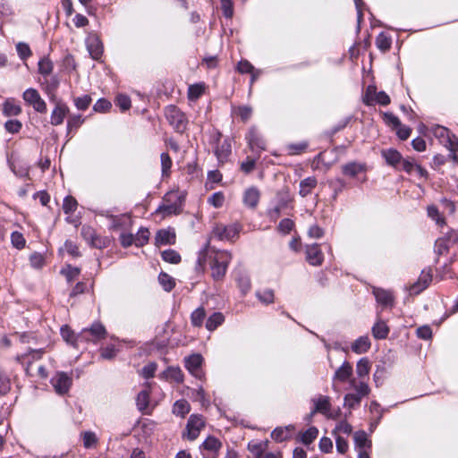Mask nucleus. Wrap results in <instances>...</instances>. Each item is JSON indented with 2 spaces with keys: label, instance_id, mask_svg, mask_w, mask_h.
Returning a JSON list of instances; mask_svg holds the SVG:
<instances>
[{
  "label": "nucleus",
  "instance_id": "nucleus-23",
  "mask_svg": "<svg viewBox=\"0 0 458 458\" xmlns=\"http://www.w3.org/2000/svg\"><path fill=\"white\" fill-rule=\"evenodd\" d=\"M270 442L265 441H251L248 445V449L250 453L251 458H262L266 451L268 450Z\"/></svg>",
  "mask_w": 458,
  "mask_h": 458
},
{
  "label": "nucleus",
  "instance_id": "nucleus-50",
  "mask_svg": "<svg viewBox=\"0 0 458 458\" xmlns=\"http://www.w3.org/2000/svg\"><path fill=\"white\" fill-rule=\"evenodd\" d=\"M161 256L165 261L171 264H178L181 261L180 254L174 250H164Z\"/></svg>",
  "mask_w": 458,
  "mask_h": 458
},
{
  "label": "nucleus",
  "instance_id": "nucleus-6",
  "mask_svg": "<svg viewBox=\"0 0 458 458\" xmlns=\"http://www.w3.org/2000/svg\"><path fill=\"white\" fill-rule=\"evenodd\" d=\"M50 384L57 394L64 395L72 386V378L66 372L57 371L51 377Z\"/></svg>",
  "mask_w": 458,
  "mask_h": 458
},
{
  "label": "nucleus",
  "instance_id": "nucleus-47",
  "mask_svg": "<svg viewBox=\"0 0 458 458\" xmlns=\"http://www.w3.org/2000/svg\"><path fill=\"white\" fill-rule=\"evenodd\" d=\"M318 435V428L315 427H310L301 434V441L305 445H310L317 438Z\"/></svg>",
  "mask_w": 458,
  "mask_h": 458
},
{
  "label": "nucleus",
  "instance_id": "nucleus-25",
  "mask_svg": "<svg viewBox=\"0 0 458 458\" xmlns=\"http://www.w3.org/2000/svg\"><path fill=\"white\" fill-rule=\"evenodd\" d=\"M342 172L348 177L355 178L360 174L366 172V165L358 162L347 163L342 166Z\"/></svg>",
  "mask_w": 458,
  "mask_h": 458
},
{
  "label": "nucleus",
  "instance_id": "nucleus-35",
  "mask_svg": "<svg viewBox=\"0 0 458 458\" xmlns=\"http://www.w3.org/2000/svg\"><path fill=\"white\" fill-rule=\"evenodd\" d=\"M389 328L386 322L378 319L372 327V335L376 339H385L388 335Z\"/></svg>",
  "mask_w": 458,
  "mask_h": 458
},
{
  "label": "nucleus",
  "instance_id": "nucleus-11",
  "mask_svg": "<svg viewBox=\"0 0 458 458\" xmlns=\"http://www.w3.org/2000/svg\"><path fill=\"white\" fill-rule=\"evenodd\" d=\"M245 139L250 150L257 153L258 157L260 152L266 149V142L256 127L252 126L249 129Z\"/></svg>",
  "mask_w": 458,
  "mask_h": 458
},
{
  "label": "nucleus",
  "instance_id": "nucleus-8",
  "mask_svg": "<svg viewBox=\"0 0 458 458\" xmlns=\"http://www.w3.org/2000/svg\"><path fill=\"white\" fill-rule=\"evenodd\" d=\"M22 98L25 103L32 106L36 112L41 114L47 113V103L36 89H27L22 94Z\"/></svg>",
  "mask_w": 458,
  "mask_h": 458
},
{
  "label": "nucleus",
  "instance_id": "nucleus-59",
  "mask_svg": "<svg viewBox=\"0 0 458 458\" xmlns=\"http://www.w3.org/2000/svg\"><path fill=\"white\" fill-rule=\"evenodd\" d=\"M224 194L220 191L213 193L208 199V202L216 208H221L224 204Z\"/></svg>",
  "mask_w": 458,
  "mask_h": 458
},
{
  "label": "nucleus",
  "instance_id": "nucleus-28",
  "mask_svg": "<svg viewBox=\"0 0 458 458\" xmlns=\"http://www.w3.org/2000/svg\"><path fill=\"white\" fill-rule=\"evenodd\" d=\"M318 181L314 176L307 177L300 182L299 194L305 198L317 187Z\"/></svg>",
  "mask_w": 458,
  "mask_h": 458
},
{
  "label": "nucleus",
  "instance_id": "nucleus-42",
  "mask_svg": "<svg viewBox=\"0 0 458 458\" xmlns=\"http://www.w3.org/2000/svg\"><path fill=\"white\" fill-rule=\"evenodd\" d=\"M61 335L65 342L74 346H77L79 342L83 341L82 339H78V335H75L68 326H63L61 327Z\"/></svg>",
  "mask_w": 458,
  "mask_h": 458
},
{
  "label": "nucleus",
  "instance_id": "nucleus-58",
  "mask_svg": "<svg viewBox=\"0 0 458 458\" xmlns=\"http://www.w3.org/2000/svg\"><path fill=\"white\" fill-rule=\"evenodd\" d=\"M162 175L166 176L169 174L170 168L172 166V160L167 153H162L160 156Z\"/></svg>",
  "mask_w": 458,
  "mask_h": 458
},
{
  "label": "nucleus",
  "instance_id": "nucleus-32",
  "mask_svg": "<svg viewBox=\"0 0 458 458\" xmlns=\"http://www.w3.org/2000/svg\"><path fill=\"white\" fill-rule=\"evenodd\" d=\"M354 442L357 451L361 449L369 451L371 448V442L364 431H358L354 434Z\"/></svg>",
  "mask_w": 458,
  "mask_h": 458
},
{
  "label": "nucleus",
  "instance_id": "nucleus-4",
  "mask_svg": "<svg viewBox=\"0 0 458 458\" xmlns=\"http://www.w3.org/2000/svg\"><path fill=\"white\" fill-rule=\"evenodd\" d=\"M183 199L184 196L178 191H171L165 195L164 203L156 212L163 213L165 216L178 215L182 211Z\"/></svg>",
  "mask_w": 458,
  "mask_h": 458
},
{
  "label": "nucleus",
  "instance_id": "nucleus-37",
  "mask_svg": "<svg viewBox=\"0 0 458 458\" xmlns=\"http://www.w3.org/2000/svg\"><path fill=\"white\" fill-rule=\"evenodd\" d=\"M257 299L264 305H269L275 301V293L272 289L258 290L255 293Z\"/></svg>",
  "mask_w": 458,
  "mask_h": 458
},
{
  "label": "nucleus",
  "instance_id": "nucleus-36",
  "mask_svg": "<svg viewBox=\"0 0 458 458\" xmlns=\"http://www.w3.org/2000/svg\"><path fill=\"white\" fill-rule=\"evenodd\" d=\"M370 370V362L367 358H361L356 364V374L360 380L365 381Z\"/></svg>",
  "mask_w": 458,
  "mask_h": 458
},
{
  "label": "nucleus",
  "instance_id": "nucleus-63",
  "mask_svg": "<svg viewBox=\"0 0 458 458\" xmlns=\"http://www.w3.org/2000/svg\"><path fill=\"white\" fill-rule=\"evenodd\" d=\"M83 445L86 448H90L98 442V437L95 433L86 431L82 434Z\"/></svg>",
  "mask_w": 458,
  "mask_h": 458
},
{
  "label": "nucleus",
  "instance_id": "nucleus-27",
  "mask_svg": "<svg viewBox=\"0 0 458 458\" xmlns=\"http://www.w3.org/2000/svg\"><path fill=\"white\" fill-rule=\"evenodd\" d=\"M162 378L175 382L177 384L182 383L183 373L179 367H168L160 376Z\"/></svg>",
  "mask_w": 458,
  "mask_h": 458
},
{
  "label": "nucleus",
  "instance_id": "nucleus-1",
  "mask_svg": "<svg viewBox=\"0 0 458 458\" xmlns=\"http://www.w3.org/2000/svg\"><path fill=\"white\" fill-rule=\"evenodd\" d=\"M209 260L211 276L215 281H220L226 274L228 265L232 260V255L227 250H216L208 243L199 252L197 266L203 268L206 262Z\"/></svg>",
  "mask_w": 458,
  "mask_h": 458
},
{
  "label": "nucleus",
  "instance_id": "nucleus-24",
  "mask_svg": "<svg viewBox=\"0 0 458 458\" xmlns=\"http://www.w3.org/2000/svg\"><path fill=\"white\" fill-rule=\"evenodd\" d=\"M313 412L322 413L328 418L332 417V414L330 413L331 403L328 396L320 395L319 397L313 399Z\"/></svg>",
  "mask_w": 458,
  "mask_h": 458
},
{
  "label": "nucleus",
  "instance_id": "nucleus-9",
  "mask_svg": "<svg viewBox=\"0 0 458 458\" xmlns=\"http://www.w3.org/2000/svg\"><path fill=\"white\" fill-rule=\"evenodd\" d=\"M363 102L367 106L378 104L381 106H387L390 104V98L385 91H377L375 85H369L366 89Z\"/></svg>",
  "mask_w": 458,
  "mask_h": 458
},
{
  "label": "nucleus",
  "instance_id": "nucleus-48",
  "mask_svg": "<svg viewBox=\"0 0 458 458\" xmlns=\"http://www.w3.org/2000/svg\"><path fill=\"white\" fill-rule=\"evenodd\" d=\"M202 446L208 451L216 453L221 447V442L215 437H208L203 442Z\"/></svg>",
  "mask_w": 458,
  "mask_h": 458
},
{
  "label": "nucleus",
  "instance_id": "nucleus-10",
  "mask_svg": "<svg viewBox=\"0 0 458 458\" xmlns=\"http://www.w3.org/2000/svg\"><path fill=\"white\" fill-rule=\"evenodd\" d=\"M432 281L431 268L423 269L416 282L406 287L410 295H418L428 287Z\"/></svg>",
  "mask_w": 458,
  "mask_h": 458
},
{
  "label": "nucleus",
  "instance_id": "nucleus-41",
  "mask_svg": "<svg viewBox=\"0 0 458 458\" xmlns=\"http://www.w3.org/2000/svg\"><path fill=\"white\" fill-rule=\"evenodd\" d=\"M206 318L205 309L200 306L197 308L194 311H192L191 315V322L193 327H200L203 325V322Z\"/></svg>",
  "mask_w": 458,
  "mask_h": 458
},
{
  "label": "nucleus",
  "instance_id": "nucleus-38",
  "mask_svg": "<svg viewBox=\"0 0 458 458\" xmlns=\"http://www.w3.org/2000/svg\"><path fill=\"white\" fill-rule=\"evenodd\" d=\"M190 411L191 405L184 399L176 401L173 406V413L182 418L185 417V415L188 414Z\"/></svg>",
  "mask_w": 458,
  "mask_h": 458
},
{
  "label": "nucleus",
  "instance_id": "nucleus-12",
  "mask_svg": "<svg viewBox=\"0 0 458 458\" xmlns=\"http://www.w3.org/2000/svg\"><path fill=\"white\" fill-rule=\"evenodd\" d=\"M204 426L205 421L201 415L191 414L188 420L186 433L184 435L189 440H195L199 437Z\"/></svg>",
  "mask_w": 458,
  "mask_h": 458
},
{
  "label": "nucleus",
  "instance_id": "nucleus-54",
  "mask_svg": "<svg viewBox=\"0 0 458 458\" xmlns=\"http://www.w3.org/2000/svg\"><path fill=\"white\" fill-rule=\"evenodd\" d=\"M289 436H290V430L288 428H276L271 433L272 438H274L275 440H276L278 442H282V441L287 439L289 437Z\"/></svg>",
  "mask_w": 458,
  "mask_h": 458
},
{
  "label": "nucleus",
  "instance_id": "nucleus-19",
  "mask_svg": "<svg viewBox=\"0 0 458 458\" xmlns=\"http://www.w3.org/2000/svg\"><path fill=\"white\" fill-rule=\"evenodd\" d=\"M86 44L90 56L95 60L99 59L103 54V44L99 38L91 35L87 38Z\"/></svg>",
  "mask_w": 458,
  "mask_h": 458
},
{
  "label": "nucleus",
  "instance_id": "nucleus-34",
  "mask_svg": "<svg viewBox=\"0 0 458 458\" xmlns=\"http://www.w3.org/2000/svg\"><path fill=\"white\" fill-rule=\"evenodd\" d=\"M149 394H150L149 390L144 389L138 394L137 399H136V404H137L138 409L146 414L149 413V411H148Z\"/></svg>",
  "mask_w": 458,
  "mask_h": 458
},
{
  "label": "nucleus",
  "instance_id": "nucleus-21",
  "mask_svg": "<svg viewBox=\"0 0 458 458\" xmlns=\"http://www.w3.org/2000/svg\"><path fill=\"white\" fill-rule=\"evenodd\" d=\"M175 232L172 228L161 229L157 232L155 236V243L157 246L174 244L175 242Z\"/></svg>",
  "mask_w": 458,
  "mask_h": 458
},
{
  "label": "nucleus",
  "instance_id": "nucleus-46",
  "mask_svg": "<svg viewBox=\"0 0 458 458\" xmlns=\"http://www.w3.org/2000/svg\"><path fill=\"white\" fill-rule=\"evenodd\" d=\"M158 281L166 292H170L175 285L174 279L166 273H160L158 276Z\"/></svg>",
  "mask_w": 458,
  "mask_h": 458
},
{
  "label": "nucleus",
  "instance_id": "nucleus-53",
  "mask_svg": "<svg viewBox=\"0 0 458 458\" xmlns=\"http://www.w3.org/2000/svg\"><path fill=\"white\" fill-rule=\"evenodd\" d=\"M417 163L414 158L412 157H407L403 158L401 162V169L406 172L409 174H411L413 171H415V168L417 166Z\"/></svg>",
  "mask_w": 458,
  "mask_h": 458
},
{
  "label": "nucleus",
  "instance_id": "nucleus-2",
  "mask_svg": "<svg viewBox=\"0 0 458 458\" xmlns=\"http://www.w3.org/2000/svg\"><path fill=\"white\" fill-rule=\"evenodd\" d=\"M429 131L437 138L440 144L449 151V157L455 161L457 159L456 151H458V139L450 132L448 129L440 125L430 127Z\"/></svg>",
  "mask_w": 458,
  "mask_h": 458
},
{
  "label": "nucleus",
  "instance_id": "nucleus-52",
  "mask_svg": "<svg viewBox=\"0 0 458 458\" xmlns=\"http://www.w3.org/2000/svg\"><path fill=\"white\" fill-rule=\"evenodd\" d=\"M233 114L240 116L243 122H246L252 114V108L248 106H238L233 109Z\"/></svg>",
  "mask_w": 458,
  "mask_h": 458
},
{
  "label": "nucleus",
  "instance_id": "nucleus-39",
  "mask_svg": "<svg viewBox=\"0 0 458 458\" xmlns=\"http://www.w3.org/2000/svg\"><path fill=\"white\" fill-rule=\"evenodd\" d=\"M453 247V243L450 242L448 234L444 237L438 238L435 243V251L437 255H443Z\"/></svg>",
  "mask_w": 458,
  "mask_h": 458
},
{
  "label": "nucleus",
  "instance_id": "nucleus-49",
  "mask_svg": "<svg viewBox=\"0 0 458 458\" xmlns=\"http://www.w3.org/2000/svg\"><path fill=\"white\" fill-rule=\"evenodd\" d=\"M78 207L77 200L72 196H66L63 202V210L65 214H72Z\"/></svg>",
  "mask_w": 458,
  "mask_h": 458
},
{
  "label": "nucleus",
  "instance_id": "nucleus-44",
  "mask_svg": "<svg viewBox=\"0 0 458 458\" xmlns=\"http://www.w3.org/2000/svg\"><path fill=\"white\" fill-rule=\"evenodd\" d=\"M150 233L148 228L140 227L137 233L134 235L135 238V246L141 247L144 246L149 239Z\"/></svg>",
  "mask_w": 458,
  "mask_h": 458
},
{
  "label": "nucleus",
  "instance_id": "nucleus-13",
  "mask_svg": "<svg viewBox=\"0 0 458 458\" xmlns=\"http://www.w3.org/2000/svg\"><path fill=\"white\" fill-rule=\"evenodd\" d=\"M106 329L104 326L100 323H94L89 328L83 329L79 335L78 339H82L83 341H92L97 342L106 335Z\"/></svg>",
  "mask_w": 458,
  "mask_h": 458
},
{
  "label": "nucleus",
  "instance_id": "nucleus-57",
  "mask_svg": "<svg viewBox=\"0 0 458 458\" xmlns=\"http://www.w3.org/2000/svg\"><path fill=\"white\" fill-rule=\"evenodd\" d=\"M221 10L225 18L231 19L233 16V3L232 0H220Z\"/></svg>",
  "mask_w": 458,
  "mask_h": 458
},
{
  "label": "nucleus",
  "instance_id": "nucleus-45",
  "mask_svg": "<svg viewBox=\"0 0 458 458\" xmlns=\"http://www.w3.org/2000/svg\"><path fill=\"white\" fill-rule=\"evenodd\" d=\"M205 86L203 83H196L189 86L188 98L190 100L198 99L204 93Z\"/></svg>",
  "mask_w": 458,
  "mask_h": 458
},
{
  "label": "nucleus",
  "instance_id": "nucleus-40",
  "mask_svg": "<svg viewBox=\"0 0 458 458\" xmlns=\"http://www.w3.org/2000/svg\"><path fill=\"white\" fill-rule=\"evenodd\" d=\"M21 112V106L13 99H7L3 105V113L7 116H15Z\"/></svg>",
  "mask_w": 458,
  "mask_h": 458
},
{
  "label": "nucleus",
  "instance_id": "nucleus-51",
  "mask_svg": "<svg viewBox=\"0 0 458 458\" xmlns=\"http://www.w3.org/2000/svg\"><path fill=\"white\" fill-rule=\"evenodd\" d=\"M61 273L66 277V280L71 283L79 276L81 270L78 267L68 265L61 270Z\"/></svg>",
  "mask_w": 458,
  "mask_h": 458
},
{
  "label": "nucleus",
  "instance_id": "nucleus-29",
  "mask_svg": "<svg viewBox=\"0 0 458 458\" xmlns=\"http://www.w3.org/2000/svg\"><path fill=\"white\" fill-rule=\"evenodd\" d=\"M371 343L367 335L357 338L352 344V351L357 354L367 352L370 348Z\"/></svg>",
  "mask_w": 458,
  "mask_h": 458
},
{
  "label": "nucleus",
  "instance_id": "nucleus-64",
  "mask_svg": "<svg viewBox=\"0 0 458 458\" xmlns=\"http://www.w3.org/2000/svg\"><path fill=\"white\" fill-rule=\"evenodd\" d=\"M16 50L21 59L25 60L31 55L30 48L28 44L20 42L16 45Z\"/></svg>",
  "mask_w": 458,
  "mask_h": 458
},
{
  "label": "nucleus",
  "instance_id": "nucleus-3",
  "mask_svg": "<svg viewBox=\"0 0 458 458\" xmlns=\"http://www.w3.org/2000/svg\"><path fill=\"white\" fill-rule=\"evenodd\" d=\"M351 390L352 393H348L344 396V406L352 409L359 405L361 399L370 393V388L366 381L352 379L350 382Z\"/></svg>",
  "mask_w": 458,
  "mask_h": 458
},
{
  "label": "nucleus",
  "instance_id": "nucleus-26",
  "mask_svg": "<svg viewBox=\"0 0 458 458\" xmlns=\"http://www.w3.org/2000/svg\"><path fill=\"white\" fill-rule=\"evenodd\" d=\"M381 155L385 158L386 164L394 168H398V165H401L403 160L401 153L394 148L383 149Z\"/></svg>",
  "mask_w": 458,
  "mask_h": 458
},
{
  "label": "nucleus",
  "instance_id": "nucleus-20",
  "mask_svg": "<svg viewBox=\"0 0 458 458\" xmlns=\"http://www.w3.org/2000/svg\"><path fill=\"white\" fill-rule=\"evenodd\" d=\"M260 199V191L257 187L251 186L245 190L242 197L243 204L250 208H255Z\"/></svg>",
  "mask_w": 458,
  "mask_h": 458
},
{
  "label": "nucleus",
  "instance_id": "nucleus-60",
  "mask_svg": "<svg viewBox=\"0 0 458 458\" xmlns=\"http://www.w3.org/2000/svg\"><path fill=\"white\" fill-rule=\"evenodd\" d=\"M11 242L13 247L18 250L24 248L26 241L23 235L19 232H13L11 235Z\"/></svg>",
  "mask_w": 458,
  "mask_h": 458
},
{
  "label": "nucleus",
  "instance_id": "nucleus-17",
  "mask_svg": "<svg viewBox=\"0 0 458 458\" xmlns=\"http://www.w3.org/2000/svg\"><path fill=\"white\" fill-rule=\"evenodd\" d=\"M373 294L377 302L383 308H391L394 305V295L391 291L378 287H373Z\"/></svg>",
  "mask_w": 458,
  "mask_h": 458
},
{
  "label": "nucleus",
  "instance_id": "nucleus-31",
  "mask_svg": "<svg viewBox=\"0 0 458 458\" xmlns=\"http://www.w3.org/2000/svg\"><path fill=\"white\" fill-rule=\"evenodd\" d=\"M236 284L242 295H246L251 289V282L250 276L242 272L236 276Z\"/></svg>",
  "mask_w": 458,
  "mask_h": 458
},
{
  "label": "nucleus",
  "instance_id": "nucleus-43",
  "mask_svg": "<svg viewBox=\"0 0 458 458\" xmlns=\"http://www.w3.org/2000/svg\"><path fill=\"white\" fill-rule=\"evenodd\" d=\"M392 44L391 38L387 36L386 33L381 32L376 38V45L378 49L381 51H387L390 49Z\"/></svg>",
  "mask_w": 458,
  "mask_h": 458
},
{
  "label": "nucleus",
  "instance_id": "nucleus-18",
  "mask_svg": "<svg viewBox=\"0 0 458 458\" xmlns=\"http://www.w3.org/2000/svg\"><path fill=\"white\" fill-rule=\"evenodd\" d=\"M106 219L108 220V226L110 230H119L126 227L131 224V216L127 214L121 215H106Z\"/></svg>",
  "mask_w": 458,
  "mask_h": 458
},
{
  "label": "nucleus",
  "instance_id": "nucleus-55",
  "mask_svg": "<svg viewBox=\"0 0 458 458\" xmlns=\"http://www.w3.org/2000/svg\"><path fill=\"white\" fill-rule=\"evenodd\" d=\"M84 123V118L81 114H72L70 115L67 121V130L68 131L72 129L79 128Z\"/></svg>",
  "mask_w": 458,
  "mask_h": 458
},
{
  "label": "nucleus",
  "instance_id": "nucleus-7",
  "mask_svg": "<svg viewBox=\"0 0 458 458\" xmlns=\"http://www.w3.org/2000/svg\"><path fill=\"white\" fill-rule=\"evenodd\" d=\"M241 230V225L239 224H232V225H216L212 230L213 237L220 240V241H233L237 238Z\"/></svg>",
  "mask_w": 458,
  "mask_h": 458
},
{
  "label": "nucleus",
  "instance_id": "nucleus-15",
  "mask_svg": "<svg viewBox=\"0 0 458 458\" xmlns=\"http://www.w3.org/2000/svg\"><path fill=\"white\" fill-rule=\"evenodd\" d=\"M353 369L350 362L344 361L343 364L335 370L333 376V382L338 381L340 383L348 382L350 384L352 377Z\"/></svg>",
  "mask_w": 458,
  "mask_h": 458
},
{
  "label": "nucleus",
  "instance_id": "nucleus-62",
  "mask_svg": "<svg viewBox=\"0 0 458 458\" xmlns=\"http://www.w3.org/2000/svg\"><path fill=\"white\" fill-rule=\"evenodd\" d=\"M115 105L119 106L122 111H126L131 107V99L128 96L120 94L115 98Z\"/></svg>",
  "mask_w": 458,
  "mask_h": 458
},
{
  "label": "nucleus",
  "instance_id": "nucleus-30",
  "mask_svg": "<svg viewBox=\"0 0 458 458\" xmlns=\"http://www.w3.org/2000/svg\"><path fill=\"white\" fill-rule=\"evenodd\" d=\"M232 151L231 143L228 140H224L215 149V155L220 163L227 160Z\"/></svg>",
  "mask_w": 458,
  "mask_h": 458
},
{
  "label": "nucleus",
  "instance_id": "nucleus-33",
  "mask_svg": "<svg viewBox=\"0 0 458 458\" xmlns=\"http://www.w3.org/2000/svg\"><path fill=\"white\" fill-rule=\"evenodd\" d=\"M225 322V316L221 312H214L211 314L205 324L206 328L212 332Z\"/></svg>",
  "mask_w": 458,
  "mask_h": 458
},
{
  "label": "nucleus",
  "instance_id": "nucleus-16",
  "mask_svg": "<svg viewBox=\"0 0 458 458\" xmlns=\"http://www.w3.org/2000/svg\"><path fill=\"white\" fill-rule=\"evenodd\" d=\"M306 260L311 266H320L324 261V255L318 244L314 243L307 245L306 250Z\"/></svg>",
  "mask_w": 458,
  "mask_h": 458
},
{
  "label": "nucleus",
  "instance_id": "nucleus-56",
  "mask_svg": "<svg viewBox=\"0 0 458 458\" xmlns=\"http://www.w3.org/2000/svg\"><path fill=\"white\" fill-rule=\"evenodd\" d=\"M53 70V64L48 58H42L38 62V72L44 75H49Z\"/></svg>",
  "mask_w": 458,
  "mask_h": 458
},
{
  "label": "nucleus",
  "instance_id": "nucleus-5",
  "mask_svg": "<svg viewBox=\"0 0 458 458\" xmlns=\"http://www.w3.org/2000/svg\"><path fill=\"white\" fill-rule=\"evenodd\" d=\"M165 118L178 132H183L188 124L185 114L175 106H169L165 111Z\"/></svg>",
  "mask_w": 458,
  "mask_h": 458
},
{
  "label": "nucleus",
  "instance_id": "nucleus-61",
  "mask_svg": "<svg viewBox=\"0 0 458 458\" xmlns=\"http://www.w3.org/2000/svg\"><path fill=\"white\" fill-rule=\"evenodd\" d=\"M91 103V98L89 95L74 98V105L79 110H86Z\"/></svg>",
  "mask_w": 458,
  "mask_h": 458
},
{
  "label": "nucleus",
  "instance_id": "nucleus-22",
  "mask_svg": "<svg viewBox=\"0 0 458 458\" xmlns=\"http://www.w3.org/2000/svg\"><path fill=\"white\" fill-rule=\"evenodd\" d=\"M69 113V108L65 104L58 103L53 109L50 116L52 125H59L63 123L65 116Z\"/></svg>",
  "mask_w": 458,
  "mask_h": 458
},
{
  "label": "nucleus",
  "instance_id": "nucleus-14",
  "mask_svg": "<svg viewBox=\"0 0 458 458\" xmlns=\"http://www.w3.org/2000/svg\"><path fill=\"white\" fill-rule=\"evenodd\" d=\"M203 357L199 353L191 354L184 359V366L187 370L195 377L201 378L203 373L201 371V364Z\"/></svg>",
  "mask_w": 458,
  "mask_h": 458
}]
</instances>
